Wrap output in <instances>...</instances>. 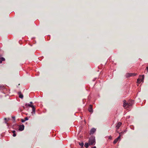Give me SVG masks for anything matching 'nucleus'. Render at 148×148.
I'll use <instances>...</instances> for the list:
<instances>
[{
    "label": "nucleus",
    "instance_id": "obj_1",
    "mask_svg": "<svg viewBox=\"0 0 148 148\" xmlns=\"http://www.w3.org/2000/svg\"><path fill=\"white\" fill-rule=\"evenodd\" d=\"M134 103V101L133 100L130 101L128 102L127 103L126 101L124 100L123 101V107L124 108H127L129 107L130 106H131Z\"/></svg>",
    "mask_w": 148,
    "mask_h": 148
},
{
    "label": "nucleus",
    "instance_id": "obj_2",
    "mask_svg": "<svg viewBox=\"0 0 148 148\" xmlns=\"http://www.w3.org/2000/svg\"><path fill=\"white\" fill-rule=\"evenodd\" d=\"M88 143L89 145H95V137L93 136L90 137L89 138Z\"/></svg>",
    "mask_w": 148,
    "mask_h": 148
},
{
    "label": "nucleus",
    "instance_id": "obj_3",
    "mask_svg": "<svg viewBox=\"0 0 148 148\" xmlns=\"http://www.w3.org/2000/svg\"><path fill=\"white\" fill-rule=\"evenodd\" d=\"M25 106L26 107L29 106L31 107L32 108V112H34V113L35 111V108L32 105L29 104H26Z\"/></svg>",
    "mask_w": 148,
    "mask_h": 148
},
{
    "label": "nucleus",
    "instance_id": "obj_4",
    "mask_svg": "<svg viewBox=\"0 0 148 148\" xmlns=\"http://www.w3.org/2000/svg\"><path fill=\"white\" fill-rule=\"evenodd\" d=\"M136 74L134 73H127L126 74V76L127 77H130V76H135Z\"/></svg>",
    "mask_w": 148,
    "mask_h": 148
},
{
    "label": "nucleus",
    "instance_id": "obj_5",
    "mask_svg": "<svg viewBox=\"0 0 148 148\" xmlns=\"http://www.w3.org/2000/svg\"><path fill=\"white\" fill-rule=\"evenodd\" d=\"M88 110L89 112H93L92 106L91 105H90L88 109Z\"/></svg>",
    "mask_w": 148,
    "mask_h": 148
},
{
    "label": "nucleus",
    "instance_id": "obj_6",
    "mask_svg": "<svg viewBox=\"0 0 148 148\" xmlns=\"http://www.w3.org/2000/svg\"><path fill=\"white\" fill-rule=\"evenodd\" d=\"M24 126L23 125H20L19 127V130L21 131H23L24 130Z\"/></svg>",
    "mask_w": 148,
    "mask_h": 148
},
{
    "label": "nucleus",
    "instance_id": "obj_7",
    "mask_svg": "<svg viewBox=\"0 0 148 148\" xmlns=\"http://www.w3.org/2000/svg\"><path fill=\"white\" fill-rule=\"evenodd\" d=\"M120 137H121V136L120 135L119 136H118L117 138H116V139H115L114 140V141L113 142V143L114 144H116L117 143V142L120 139Z\"/></svg>",
    "mask_w": 148,
    "mask_h": 148
},
{
    "label": "nucleus",
    "instance_id": "obj_8",
    "mask_svg": "<svg viewBox=\"0 0 148 148\" xmlns=\"http://www.w3.org/2000/svg\"><path fill=\"white\" fill-rule=\"evenodd\" d=\"M122 124V123L120 122H119L118 123L116 126V127H117V129H118L119 128L120 126H121V125Z\"/></svg>",
    "mask_w": 148,
    "mask_h": 148
},
{
    "label": "nucleus",
    "instance_id": "obj_9",
    "mask_svg": "<svg viewBox=\"0 0 148 148\" xmlns=\"http://www.w3.org/2000/svg\"><path fill=\"white\" fill-rule=\"evenodd\" d=\"M96 129L95 128L92 129L90 131V134H93L95 131Z\"/></svg>",
    "mask_w": 148,
    "mask_h": 148
},
{
    "label": "nucleus",
    "instance_id": "obj_10",
    "mask_svg": "<svg viewBox=\"0 0 148 148\" xmlns=\"http://www.w3.org/2000/svg\"><path fill=\"white\" fill-rule=\"evenodd\" d=\"M18 94L19 95V97L20 98H23V95L21 94V92H18Z\"/></svg>",
    "mask_w": 148,
    "mask_h": 148
},
{
    "label": "nucleus",
    "instance_id": "obj_11",
    "mask_svg": "<svg viewBox=\"0 0 148 148\" xmlns=\"http://www.w3.org/2000/svg\"><path fill=\"white\" fill-rule=\"evenodd\" d=\"M140 77L141 78L140 79H141V81H142V82L143 81V80L144 79V75H143L142 76H140Z\"/></svg>",
    "mask_w": 148,
    "mask_h": 148
},
{
    "label": "nucleus",
    "instance_id": "obj_12",
    "mask_svg": "<svg viewBox=\"0 0 148 148\" xmlns=\"http://www.w3.org/2000/svg\"><path fill=\"white\" fill-rule=\"evenodd\" d=\"M89 143L88 144L87 143H85L84 146L86 148H87L88 147Z\"/></svg>",
    "mask_w": 148,
    "mask_h": 148
},
{
    "label": "nucleus",
    "instance_id": "obj_13",
    "mask_svg": "<svg viewBox=\"0 0 148 148\" xmlns=\"http://www.w3.org/2000/svg\"><path fill=\"white\" fill-rule=\"evenodd\" d=\"M16 131L14 130L12 131V133L13 134V136L14 137H15L16 136V134H15Z\"/></svg>",
    "mask_w": 148,
    "mask_h": 148
},
{
    "label": "nucleus",
    "instance_id": "obj_14",
    "mask_svg": "<svg viewBox=\"0 0 148 148\" xmlns=\"http://www.w3.org/2000/svg\"><path fill=\"white\" fill-rule=\"evenodd\" d=\"M79 145L81 146L82 147H83V145H84V143L83 142H82V143H79Z\"/></svg>",
    "mask_w": 148,
    "mask_h": 148
},
{
    "label": "nucleus",
    "instance_id": "obj_15",
    "mask_svg": "<svg viewBox=\"0 0 148 148\" xmlns=\"http://www.w3.org/2000/svg\"><path fill=\"white\" fill-rule=\"evenodd\" d=\"M140 79H138L137 80V82L138 84H140L141 82Z\"/></svg>",
    "mask_w": 148,
    "mask_h": 148
},
{
    "label": "nucleus",
    "instance_id": "obj_16",
    "mask_svg": "<svg viewBox=\"0 0 148 148\" xmlns=\"http://www.w3.org/2000/svg\"><path fill=\"white\" fill-rule=\"evenodd\" d=\"M4 88V86H0V90L2 89H3Z\"/></svg>",
    "mask_w": 148,
    "mask_h": 148
},
{
    "label": "nucleus",
    "instance_id": "obj_17",
    "mask_svg": "<svg viewBox=\"0 0 148 148\" xmlns=\"http://www.w3.org/2000/svg\"><path fill=\"white\" fill-rule=\"evenodd\" d=\"M0 59L2 61H4L5 60V59L4 58H3V57H2Z\"/></svg>",
    "mask_w": 148,
    "mask_h": 148
},
{
    "label": "nucleus",
    "instance_id": "obj_18",
    "mask_svg": "<svg viewBox=\"0 0 148 148\" xmlns=\"http://www.w3.org/2000/svg\"><path fill=\"white\" fill-rule=\"evenodd\" d=\"M28 120V118H27V117H26L25 118V120L26 121V120Z\"/></svg>",
    "mask_w": 148,
    "mask_h": 148
},
{
    "label": "nucleus",
    "instance_id": "obj_19",
    "mask_svg": "<svg viewBox=\"0 0 148 148\" xmlns=\"http://www.w3.org/2000/svg\"><path fill=\"white\" fill-rule=\"evenodd\" d=\"M25 121V120H24L23 119H22L21 120V122H24Z\"/></svg>",
    "mask_w": 148,
    "mask_h": 148
},
{
    "label": "nucleus",
    "instance_id": "obj_20",
    "mask_svg": "<svg viewBox=\"0 0 148 148\" xmlns=\"http://www.w3.org/2000/svg\"><path fill=\"white\" fill-rule=\"evenodd\" d=\"M146 69H147V73H147L148 71V67H146Z\"/></svg>",
    "mask_w": 148,
    "mask_h": 148
},
{
    "label": "nucleus",
    "instance_id": "obj_21",
    "mask_svg": "<svg viewBox=\"0 0 148 148\" xmlns=\"http://www.w3.org/2000/svg\"><path fill=\"white\" fill-rule=\"evenodd\" d=\"M12 118L13 119L15 120V117L14 116V117H12Z\"/></svg>",
    "mask_w": 148,
    "mask_h": 148
},
{
    "label": "nucleus",
    "instance_id": "obj_22",
    "mask_svg": "<svg viewBox=\"0 0 148 148\" xmlns=\"http://www.w3.org/2000/svg\"><path fill=\"white\" fill-rule=\"evenodd\" d=\"M2 61L1 60V59H0V63H1L2 62Z\"/></svg>",
    "mask_w": 148,
    "mask_h": 148
},
{
    "label": "nucleus",
    "instance_id": "obj_23",
    "mask_svg": "<svg viewBox=\"0 0 148 148\" xmlns=\"http://www.w3.org/2000/svg\"><path fill=\"white\" fill-rule=\"evenodd\" d=\"M91 148H96V147L95 146H94V147H92Z\"/></svg>",
    "mask_w": 148,
    "mask_h": 148
},
{
    "label": "nucleus",
    "instance_id": "obj_24",
    "mask_svg": "<svg viewBox=\"0 0 148 148\" xmlns=\"http://www.w3.org/2000/svg\"><path fill=\"white\" fill-rule=\"evenodd\" d=\"M30 104H32V103H33L32 102H30Z\"/></svg>",
    "mask_w": 148,
    "mask_h": 148
},
{
    "label": "nucleus",
    "instance_id": "obj_25",
    "mask_svg": "<svg viewBox=\"0 0 148 148\" xmlns=\"http://www.w3.org/2000/svg\"><path fill=\"white\" fill-rule=\"evenodd\" d=\"M4 119L5 120H6V119H7L6 118H4Z\"/></svg>",
    "mask_w": 148,
    "mask_h": 148
},
{
    "label": "nucleus",
    "instance_id": "obj_26",
    "mask_svg": "<svg viewBox=\"0 0 148 148\" xmlns=\"http://www.w3.org/2000/svg\"><path fill=\"white\" fill-rule=\"evenodd\" d=\"M5 123H7V121H5Z\"/></svg>",
    "mask_w": 148,
    "mask_h": 148
}]
</instances>
